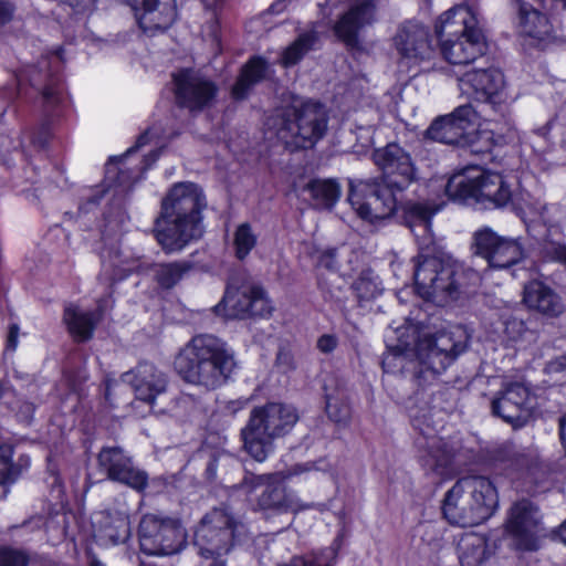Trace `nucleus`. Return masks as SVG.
<instances>
[{
  "label": "nucleus",
  "instance_id": "nucleus-56",
  "mask_svg": "<svg viewBox=\"0 0 566 566\" xmlns=\"http://www.w3.org/2000/svg\"><path fill=\"white\" fill-rule=\"evenodd\" d=\"M166 392L167 391H148V395H144L143 401L149 405H154L157 396Z\"/></svg>",
  "mask_w": 566,
  "mask_h": 566
},
{
  "label": "nucleus",
  "instance_id": "nucleus-64",
  "mask_svg": "<svg viewBox=\"0 0 566 566\" xmlns=\"http://www.w3.org/2000/svg\"><path fill=\"white\" fill-rule=\"evenodd\" d=\"M148 133H149V129H148V128L144 129V133H143V136H144V145H145V144H146V142H147Z\"/></svg>",
  "mask_w": 566,
  "mask_h": 566
},
{
  "label": "nucleus",
  "instance_id": "nucleus-13",
  "mask_svg": "<svg viewBox=\"0 0 566 566\" xmlns=\"http://www.w3.org/2000/svg\"><path fill=\"white\" fill-rule=\"evenodd\" d=\"M212 310L216 315L226 319H245L269 317L273 308L261 285L228 284L221 301Z\"/></svg>",
  "mask_w": 566,
  "mask_h": 566
},
{
  "label": "nucleus",
  "instance_id": "nucleus-21",
  "mask_svg": "<svg viewBox=\"0 0 566 566\" xmlns=\"http://www.w3.org/2000/svg\"><path fill=\"white\" fill-rule=\"evenodd\" d=\"M479 172L480 166L471 164L454 169L443 188L448 201L463 206H478Z\"/></svg>",
  "mask_w": 566,
  "mask_h": 566
},
{
  "label": "nucleus",
  "instance_id": "nucleus-24",
  "mask_svg": "<svg viewBox=\"0 0 566 566\" xmlns=\"http://www.w3.org/2000/svg\"><path fill=\"white\" fill-rule=\"evenodd\" d=\"M523 303L530 310L548 317H557L563 307L559 295L539 280H532L524 284Z\"/></svg>",
  "mask_w": 566,
  "mask_h": 566
},
{
  "label": "nucleus",
  "instance_id": "nucleus-61",
  "mask_svg": "<svg viewBox=\"0 0 566 566\" xmlns=\"http://www.w3.org/2000/svg\"><path fill=\"white\" fill-rule=\"evenodd\" d=\"M149 161L150 159L148 158V156H145L144 155V159H143V163H144V171L147 170L148 166H149Z\"/></svg>",
  "mask_w": 566,
  "mask_h": 566
},
{
  "label": "nucleus",
  "instance_id": "nucleus-10",
  "mask_svg": "<svg viewBox=\"0 0 566 566\" xmlns=\"http://www.w3.org/2000/svg\"><path fill=\"white\" fill-rule=\"evenodd\" d=\"M279 134L292 138L296 149H311L321 140L328 125V115L323 103L307 99L298 106H286L274 117Z\"/></svg>",
  "mask_w": 566,
  "mask_h": 566
},
{
  "label": "nucleus",
  "instance_id": "nucleus-23",
  "mask_svg": "<svg viewBox=\"0 0 566 566\" xmlns=\"http://www.w3.org/2000/svg\"><path fill=\"white\" fill-rule=\"evenodd\" d=\"M270 63L266 57L251 55L239 70L238 76L230 88L234 102H243L250 97L254 87L268 77Z\"/></svg>",
  "mask_w": 566,
  "mask_h": 566
},
{
  "label": "nucleus",
  "instance_id": "nucleus-62",
  "mask_svg": "<svg viewBox=\"0 0 566 566\" xmlns=\"http://www.w3.org/2000/svg\"><path fill=\"white\" fill-rule=\"evenodd\" d=\"M563 542L566 544V521L562 524Z\"/></svg>",
  "mask_w": 566,
  "mask_h": 566
},
{
  "label": "nucleus",
  "instance_id": "nucleus-47",
  "mask_svg": "<svg viewBox=\"0 0 566 566\" xmlns=\"http://www.w3.org/2000/svg\"><path fill=\"white\" fill-rule=\"evenodd\" d=\"M338 345V338L334 334H323L317 338L316 347L323 354L333 353Z\"/></svg>",
  "mask_w": 566,
  "mask_h": 566
},
{
  "label": "nucleus",
  "instance_id": "nucleus-37",
  "mask_svg": "<svg viewBox=\"0 0 566 566\" xmlns=\"http://www.w3.org/2000/svg\"><path fill=\"white\" fill-rule=\"evenodd\" d=\"M523 258L524 249L517 240L501 237L499 249H496L489 268L509 269L522 261Z\"/></svg>",
  "mask_w": 566,
  "mask_h": 566
},
{
  "label": "nucleus",
  "instance_id": "nucleus-28",
  "mask_svg": "<svg viewBox=\"0 0 566 566\" xmlns=\"http://www.w3.org/2000/svg\"><path fill=\"white\" fill-rule=\"evenodd\" d=\"M457 553L461 566H482L490 557L486 536L464 533L458 542Z\"/></svg>",
  "mask_w": 566,
  "mask_h": 566
},
{
  "label": "nucleus",
  "instance_id": "nucleus-6",
  "mask_svg": "<svg viewBox=\"0 0 566 566\" xmlns=\"http://www.w3.org/2000/svg\"><path fill=\"white\" fill-rule=\"evenodd\" d=\"M497 507L499 492L494 482L483 475H467L447 491L441 512L451 525L469 527L488 521Z\"/></svg>",
  "mask_w": 566,
  "mask_h": 566
},
{
  "label": "nucleus",
  "instance_id": "nucleus-8",
  "mask_svg": "<svg viewBox=\"0 0 566 566\" xmlns=\"http://www.w3.org/2000/svg\"><path fill=\"white\" fill-rule=\"evenodd\" d=\"M476 112L471 104L455 107L450 114L434 118L424 132L426 138L447 145L469 146L474 154L492 153L495 142L490 130H476Z\"/></svg>",
  "mask_w": 566,
  "mask_h": 566
},
{
  "label": "nucleus",
  "instance_id": "nucleus-18",
  "mask_svg": "<svg viewBox=\"0 0 566 566\" xmlns=\"http://www.w3.org/2000/svg\"><path fill=\"white\" fill-rule=\"evenodd\" d=\"M375 0H356L334 24L335 36L349 49L360 45L359 33L374 20Z\"/></svg>",
  "mask_w": 566,
  "mask_h": 566
},
{
  "label": "nucleus",
  "instance_id": "nucleus-25",
  "mask_svg": "<svg viewBox=\"0 0 566 566\" xmlns=\"http://www.w3.org/2000/svg\"><path fill=\"white\" fill-rule=\"evenodd\" d=\"M462 336L460 329L437 332L428 340L429 356L440 358L441 367L446 369L467 349L468 339Z\"/></svg>",
  "mask_w": 566,
  "mask_h": 566
},
{
  "label": "nucleus",
  "instance_id": "nucleus-51",
  "mask_svg": "<svg viewBox=\"0 0 566 566\" xmlns=\"http://www.w3.org/2000/svg\"><path fill=\"white\" fill-rule=\"evenodd\" d=\"M120 379L123 385L130 386L133 389H139L142 384V380L133 370L123 374Z\"/></svg>",
  "mask_w": 566,
  "mask_h": 566
},
{
  "label": "nucleus",
  "instance_id": "nucleus-63",
  "mask_svg": "<svg viewBox=\"0 0 566 566\" xmlns=\"http://www.w3.org/2000/svg\"><path fill=\"white\" fill-rule=\"evenodd\" d=\"M97 0H81L80 1V4L82 3L83 6H87L90 3H96Z\"/></svg>",
  "mask_w": 566,
  "mask_h": 566
},
{
  "label": "nucleus",
  "instance_id": "nucleus-27",
  "mask_svg": "<svg viewBox=\"0 0 566 566\" xmlns=\"http://www.w3.org/2000/svg\"><path fill=\"white\" fill-rule=\"evenodd\" d=\"M96 537L104 545L125 543L130 535L128 517L120 512L104 511L96 516Z\"/></svg>",
  "mask_w": 566,
  "mask_h": 566
},
{
  "label": "nucleus",
  "instance_id": "nucleus-36",
  "mask_svg": "<svg viewBox=\"0 0 566 566\" xmlns=\"http://www.w3.org/2000/svg\"><path fill=\"white\" fill-rule=\"evenodd\" d=\"M527 518V509L526 506H520L516 505L513 510V513L509 521V531L511 534H513L518 545L524 551H536L537 549V539L535 535L530 532L526 526L525 522Z\"/></svg>",
  "mask_w": 566,
  "mask_h": 566
},
{
  "label": "nucleus",
  "instance_id": "nucleus-29",
  "mask_svg": "<svg viewBox=\"0 0 566 566\" xmlns=\"http://www.w3.org/2000/svg\"><path fill=\"white\" fill-rule=\"evenodd\" d=\"M99 318L101 317L95 313L81 311L73 304L64 308L63 322L66 324L69 333L76 342L91 339Z\"/></svg>",
  "mask_w": 566,
  "mask_h": 566
},
{
  "label": "nucleus",
  "instance_id": "nucleus-53",
  "mask_svg": "<svg viewBox=\"0 0 566 566\" xmlns=\"http://www.w3.org/2000/svg\"><path fill=\"white\" fill-rule=\"evenodd\" d=\"M18 336H19V326L17 324H12L9 327V334L7 339V348L10 350H15L18 346Z\"/></svg>",
  "mask_w": 566,
  "mask_h": 566
},
{
  "label": "nucleus",
  "instance_id": "nucleus-35",
  "mask_svg": "<svg viewBox=\"0 0 566 566\" xmlns=\"http://www.w3.org/2000/svg\"><path fill=\"white\" fill-rule=\"evenodd\" d=\"M346 391H325V412L337 426H347L352 418V405Z\"/></svg>",
  "mask_w": 566,
  "mask_h": 566
},
{
  "label": "nucleus",
  "instance_id": "nucleus-4",
  "mask_svg": "<svg viewBox=\"0 0 566 566\" xmlns=\"http://www.w3.org/2000/svg\"><path fill=\"white\" fill-rule=\"evenodd\" d=\"M228 344L211 334H199L178 352L174 368L187 384L219 389L228 384L235 368Z\"/></svg>",
  "mask_w": 566,
  "mask_h": 566
},
{
  "label": "nucleus",
  "instance_id": "nucleus-26",
  "mask_svg": "<svg viewBox=\"0 0 566 566\" xmlns=\"http://www.w3.org/2000/svg\"><path fill=\"white\" fill-rule=\"evenodd\" d=\"M517 7L518 28L522 35L545 41L552 32L548 17L524 0H514Z\"/></svg>",
  "mask_w": 566,
  "mask_h": 566
},
{
  "label": "nucleus",
  "instance_id": "nucleus-40",
  "mask_svg": "<svg viewBox=\"0 0 566 566\" xmlns=\"http://www.w3.org/2000/svg\"><path fill=\"white\" fill-rule=\"evenodd\" d=\"M12 457L11 446H0V500L7 496L9 484L13 483L21 473L20 468L12 462Z\"/></svg>",
  "mask_w": 566,
  "mask_h": 566
},
{
  "label": "nucleus",
  "instance_id": "nucleus-57",
  "mask_svg": "<svg viewBox=\"0 0 566 566\" xmlns=\"http://www.w3.org/2000/svg\"><path fill=\"white\" fill-rule=\"evenodd\" d=\"M503 389H524V390H527V389H533L531 387V385L528 384H524V382H511V384H506Z\"/></svg>",
  "mask_w": 566,
  "mask_h": 566
},
{
  "label": "nucleus",
  "instance_id": "nucleus-44",
  "mask_svg": "<svg viewBox=\"0 0 566 566\" xmlns=\"http://www.w3.org/2000/svg\"><path fill=\"white\" fill-rule=\"evenodd\" d=\"M409 343L398 344L394 347H390V353L384 355L381 359V368L384 373H395L396 364L394 363L396 359H399L408 349Z\"/></svg>",
  "mask_w": 566,
  "mask_h": 566
},
{
  "label": "nucleus",
  "instance_id": "nucleus-55",
  "mask_svg": "<svg viewBox=\"0 0 566 566\" xmlns=\"http://www.w3.org/2000/svg\"><path fill=\"white\" fill-rule=\"evenodd\" d=\"M166 387V384H165V380L158 378L156 381H153V380H146V378L144 377V389H149V390H153V389H165Z\"/></svg>",
  "mask_w": 566,
  "mask_h": 566
},
{
  "label": "nucleus",
  "instance_id": "nucleus-38",
  "mask_svg": "<svg viewBox=\"0 0 566 566\" xmlns=\"http://www.w3.org/2000/svg\"><path fill=\"white\" fill-rule=\"evenodd\" d=\"M191 266L189 261L161 263L155 271V280L161 289H172L190 271Z\"/></svg>",
  "mask_w": 566,
  "mask_h": 566
},
{
  "label": "nucleus",
  "instance_id": "nucleus-14",
  "mask_svg": "<svg viewBox=\"0 0 566 566\" xmlns=\"http://www.w3.org/2000/svg\"><path fill=\"white\" fill-rule=\"evenodd\" d=\"M175 103L191 113L210 107L218 96V85L199 75L192 67H182L171 74Z\"/></svg>",
  "mask_w": 566,
  "mask_h": 566
},
{
  "label": "nucleus",
  "instance_id": "nucleus-17",
  "mask_svg": "<svg viewBox=\"0 0 566 566\" xmlns=\"http://www.w3.org/2000/svg\"><path fill=\"white\" fill-rule=\"evenodd\" d=\"M491 402L492 415L513 427L523 426L538 409L536 391H499Z\"/></svg>",
  "mask_w": 566,
  "mask_h": 566
},
{
  "label": "nucleus",
  "instance_id": "nucleus-42",
  "mask_svg": "<svg viewBox=\"0 0 566 566\" xmlns=\"http://www.w3.org/2000/svg\"><path fill=\"white\" fill-rule=\"evenodd\" d=\"M315 268L323 269L328 272H338L340 264L338 261V249L326 248L324 250H316Z\"/></svg>",
  "mask_w": 566,
  "mask_h": 566
},
{
  "label": "nucleus",
  "instance_id": "nucleus-46",
  "mask_svg": "<svg viewBox=\"0 0 566 566\" xmlns=\"http://www.w3.org/2000/svg\"><path fill=\"white\" fill-rule=\"evenodd\" d=\"M221 454L217 451L212 452L209 457V460L206 464V469L203 472L205 480L209 483H213L217 480V471L219 467Z\"/></svg>",
  "mask_w": 566,
  "mask_h": 566
},
{
  "label": "nucleus",
  "instance_id": "nucleus-34",
  "mask_svg": "<svg viewBox=\"0 0 566 566\" xmlns=\"http://www.w3.org/2000/svg\"><path fill=\"white\" fill-rule=\"evenodd\" d=\"M305 189L312 199L325 209H333L342 196V188L336 179L313 178Z\"/></svg>",
  "mask_w": 566,
  "mask_h": 566
},
{
  "label": "nucleus",
  "instance_id": "nucleus-19",
  "mask_svg": "<svg viewBox=\"0 0 566 566\" xmlns=\"http://www.w3.org/2000/svg\"><path fill=\"white\" fill-rule=\"evenodd\" d=\"M144 538H153L160 555L179 553L186 545V532L178 520L158 521L150 514H144Z\"/></svg>",
  "mask_w": 566,
  "mask_h": 566
},
{
  "label": "nucleus",
  "instance_id": "nucleus-54",
  "mask_svg": "<svg viewBox=\"0 0 566 566\" xmlns=\"http://www.w3.org/2000/svg\"><path fill=\"white\" fill-rule=\"evenodd\" d=\"M548 369L553 371H564L566 370V355L556 358L555 360L548 364Z\"/></svg>",
  "mask_w": 566,
  "mask_h": 566
},
{
  "label": "nucleus",
  "instance_id": "nucleus-15",
  "mask_svg": "<svg viewBox=\"0 0 566 566\" xmlns=\"http://www.w3.org/2000/svg\"><path fill=\"white\" fill-rule=\"evenodd\" d=\"M462 81L472 90V97L483 103L501 117L511 105L503 72L496 67L476 69L463 74Z\"/></svg>",
  "mask_w": 566,
  "mask_h": 566
},
{
  "label": "nucleus",
  "instance_id": "nucleus-31",
  "mask_svg": "<svg viewBox=\"0 0 566 566\" xmlns=\"http://www.w3.org/2000/svg\"><path fill=\"white\" fill-rule=\"evenodd\" d=\"M157 12L153 25H144V35L167 31L177 19L176 0H144V17Z\"/></svg>",
  "mask_w": 566,
  "mask_h": 566
},
{
  "label": "nucleus",
  "instance_id": "nucleus-39",
  "mask_svg": "<svg viewBox=\"0 0 566 566\" xmlns=\"http://www.w3.org/2000/svg\"><path fill=\"white\" fill-rule=\"evenodd\" d=\"M501 235L489 227L480 229L473 234V253L490 264L491 260L494 259V253L499 249Z\"/></svg>",
  "mask_w": 566,
  "mask_h": 566
},
{
  "label": "nucleus",
  "instance_id": "nucleus-2",
  "mask_svg": "<svg viewBox=\"0 0 566 566\" xmlns=\"http://www.w3.org/2000/svg\"><path fill=\"white\" fill-rule=\"evenodd\" d=\"M436 44L446 62L452 65H468L485 54L488 42L479 27L476 15L464 6L444 11L434 22V34L421 23L407 21L395 36V45L402 57L430 60Z\"/></svg>",
  "mask_w": 566,
  "mask_h": 566
},
{
  "label": "nucleus",
  "instance_id": "nucleus-33",
  "mask_svg": "<svg viewBox=\"0 0 566 566\" xmlns=\"http://www.w3.org/2000/svg\"><path fill=\"white\" fill-rule=\"evenodd\" d=\"M318 40V33L315 30L300 33L295 40L282 51L280 64L285 69L297 65L304 56L315 48Z\"/></svg>",
  "mask_w": 566,
  "mask_h": 566
},
{
  "label": "nucleus",
  "instance_id": "nucleus-48",
  "mask_svg": "<svg viewBox=\"0 0 566 566\" xmlns=\"http://www.w3.org/2000/svg\"><path fill=\"white\" fill-rule=\"evenodd\" d=\"M41 96L46 107H54L60 102L59 90L53 84L45 86L41 92Z\"/></svg>",
  "mask_w": 566,
  "mask_h": 566
},
{
  "label": "nucleus",
  "instance_id": "nucleus-59",
  "mask_svg": "<svg viewBox=\"0 0 566 566\" xmlns=\"http://www.w3.org/2000/svg\"><path fill=\"white\" fill-rule=\"evenodd\" d=\"M143 367H144V374L147 371H151L155 368L153 364H148L145 360H144Z\"/></svg>",
  "mask_w": 566,
  "mask_h": 566
},
{
  "label": "nucleus",
  "instance_id": "nucleus-16",
  "mask_svg": "<svg viewBox=\"0 0 566 566\" xmlns=\"http://www.w3.org/2000/svg\"><path fill=\"white\" fill-rule=\"evenodd\" d=\"M476 459L480 464L512 481L532 467L531 457L511 440L482 448Z\"/></svg>",
  "mask_w": 566,
  "mask_h": 566
},
{
  "label": "nucleus",
  "instance_id": "nucleus-1",
  "mask_svg": "<svg viewBox=\"0 0 566 566\" xmlns=\"http://www.w3.org/2000/svg\"><path fill=\"white\" fill-rule=\"evenodd\" d=\"M371 159L380 176L349 182L348 201L357 216L376 223L401 210L411 226L430 223L444 202L405 200L406 191L418 179L410 154L398 143H388L375 148Z\"/></svg>",
  "mask_w": 566,
  "mask_h": 566
},
{
  "label": "nucleus",
  "instance_id": "nucleus-58",
  "mask_svg": "<svg viewBox=\"0 0 566 566\" xmlns=\"http://www.w3.org/2000/svg\"><path fill=\"white\" fill-rule=\"evenodd\" d=\"M132 9L135 12V18H136L137 25L142 28V17L138 15L137 8L135 6H133Z\"/></svg>",
  "mask_w": 566,
  "mask_h": 566
},
{
  "label": "nucleus",
  "instance_id": "nucleus-49",
  "mask_svg": "<svg viewBox=\"0 0 566 566\" xmlns=\"http://www.w3.org/2000/svg\"><path fill=\"white\" fill-rule=\"evenodd\" d=\"M14 7L7 0H0V25H4L12 20Z\"/></svg>",
  "mask_w": 566,
  "mask_h": 566
},
{
  "label": "nucleus",
  "instance_id": "nucleus-45",
  "mask_svg": "<svg viewBox=\"0 0 566 566\" xmlns=\"http://www.w3.org/2000/svg\"><path fill=\"white\" fill-rule=\"evenodd\" d=\"M544 253L551 261L562 263L566 266V243L551 241L544 248Z\"/></svg>",
  "mask_w": 566,
  "mask_h": 566
},
{
  "label": "nucleus",
  "instance_id": "nucleus-3",
  "mask_svg": "<svg viewBox=\"0 0 566 566\" xmlns=\"http://www.w3.org/2000/svg\"><path fill=\"white\" fill-rule=\"evenodd\" d=\"M208 202L196 182L174 184L160 202L151 233L166 254L181 252L205 234V210Z\"/></svg>",
  "mask_w": 566,
  "mask_h": 566
},
{
  "label": "nucleus",
  "instance_id": "nucleus-7",
  "mask_svg": "<svg viewBox=\"0 0 566 566\" xmlns=\"http://www.w3.org/2000/svg\"><path fill=\"white\" fill-rule=\"evenodd\" d=\"M300 420L297 408L269 401L250 411L240 436L243 450L256 462H264L275 450V440L290 436Z\"/></svg>",
  "mask_w": 566,
  "mask_h": 566
},
{
  "label": "nucleus",
  "instance_id": "nucleus-30",
  "mask_svg": "<svg viewBox=\"0 0 566 566\" xmlns=\"http://www.w3.org/2000/svg\"><path fill=\"white\" fill-rule=\"evenodd\" d=\"M135 263L123 259L116 247L104 248L102 251V272L99 277L108 283L124 280L135 269Z\"/></svg>",
  "mask_w": 566,
  "mask_h": 566
},
{
  "label": "nucleus",
  "instance_id": "nucleus-22",
  "mask_svg": "<svg viewBox=\"0 0 566 566\" xmlns=\"http://www.w3.org/2000/svg\"><path fill=\"white\" fill-rule=\"evenodd\" d=\"M479 176L478 207L494 210L512 202L513 191L501 172L480 166Z\"/></svg>",
  "mask_w": 566,
  "mask_h": 566
},
{
  "label": "nucleus",
  "instance_id": "nucleus-12",
  "mask_svg": "<svg viewBox=\"0 0 566 566\" xmlns=\"http://www.w3.org/2000/svg\"><path fill=\"white\" fill-rule=\"evenodd\" d=\"M239 488L244 490L247 494L263 488L256 499V505L260 511L265 513L282 515L295 513L302 509L301 501L295 492L274 474L256 475L245 471Z\"/></svg>",
  "mask_w": 566,
  "mask_h": 566
},
{
  "label": "nucleus",
  "instance_id": "nucleus-60",
  "mask_svg": "<svg viewBox=\"0 0 566 566\" xmlns=\"http://www.w3.org/2000/svg\"><path fill=\"white\" fill-rule=\"evenodd\" d=\"M91 566H105L101 560L93 558L91 560Z\"/></svg>",
  "mask_w": 566,
  "mask_h": 566
},
{
  "label": "nucleus",
  "instance_id": "nucleus-52",
  "mask_svg": "<svg viewBox=\"0 0 566 566\" xmlns=\"http://www.w3.org/2000/svg\"><path fill=\"white\" fill-rule=\"evenodd\" d=\"M277 365H284L287 369L294 368V358L290 352L279 350L275 359Z\"/></svg>",
  "mask_w": 566,
  "mask_h": 566
},
{
  "label": "nucleus",
  "instance_id": "nucleus-50",
  "mask_svg": "<svg viewBox=\"0 0 566 566\" xmlns=\"http://www.w3.org/2000/svg\"><path fill=\"white\" fill-rule=\"evenodd\" d=\"M25 566H54L53 562L46 557L40 555H30L27 552V565Z\"/></svg>",
  "mask_w": 566,
  "mask_h": 566
},
{
  "label": "nucleus",
  "instance_id": "nucleus-32",
  "mask_svg": "<svg viewBox=\"0 0 566 566\" xmlns=\"http://www.w3.org/2000/svg\"><path fill=\"white\" fill-rule=\"evenodd\" d=\"M350 290L359 306H364L366 303L375 301L384 292L380 277L370 268L364 269L359 272L353 281Z\"/></svg>",
  "mask_w": 566,
  "mask_h": 566
},
{
  "label": "nucleus",
  "instance_id": "nucleus-41",
  "mask_svg": "<svg viewBox=\"0 0 566 566\" xmlns=\"http://www.w3.org/2000/svg\"><path fill=\"white\" fill-rule=\"evenodd\" d=\"M234 256L244 261L258 244V235L254 233L250 222H242L237 226L233 233Z\"/></svg>",
  "mask_w": 566,
  "mask_h": 566
},
{
  "label": "nucleus",
  "instance_id": "nucleus-43",
  "mask_svg": "<svg viewBox=\"0 0 566 566\" xmlns=\"http://www.w3.org/2000/svg\"><path fill=\"white\" fill-rule=\"evenodd\" d=\"M27 551L11 546H0V566H25Z\"/></svg>",
  "mask_w": 566,
  "mask_h": 566
},
{
  "label": "nucleus",
  "instance_id": "nucleus-11",
  "mask_svg": "<svg viewBox=\"0 0 566 566\" xmlns=\"http://www.w3.org/2000/svg\"><path fill=\"white\" fill-rule=\"evenodd\" d=\"M412 262L415 292L422 300L443 303L460 297L462 272L455 265L421 253Z\"/></svg>",
  "mask_w": 566,
  "mask_h": 566
},
{
  "label": "nucleus",
  "instance_id": "nucleus-20",
  "mask_svg": "<svg viewBox=\"0 0 566 566\" xmlns=\"http://www.w3.org/2000/svg\"><path fill=\"white\" fill-rule=\"evenodd\" d=\"M98 468L109 480L142 490V474L134 468L130 457L118 447H105L97 455Z\"/></svg>",
  "mask_w": 566,
  "mask_h": 566
},
{
  "label": "nucleus",
  "instance_id": "nucleus-5",
  "mask_svg": "<svg viewBox=\"0 0 566 566\" xmlns=\"http://www.w3.org/2000/svg\"><path fill=\"white\" fill-rule=\"evenodd\" d=\"M447 391H412L409 401L413 402L408 407L410 422L418 437L415 440L419 451L421 465L436 474L447 473L453 465L455 450L439 436L444 429L447 412L443 409H437L431 402L440 398Z\"/></svg>",
  "mask_w": 566,
  "mask_h": 566
},
{
  "label": "nucleus",
  "instance_id": "nucleus-9",
  "mask_svg": "<svg viewBox=\"0 0 566 566\" xmlns=\"http://www.w3.org/2000/svg\"><path fill=\"white\" fill-rule=\"evenodd\" d=\"M244 534L245 525L242 522L226 509L214 507L206 513L197 526L193 545L201 557L213 559L209 566H227L226 562L218 558L240 544Z\"/></svg>",
  "mask_w": 566,
  "mask_h": 566
}]
</instances>
